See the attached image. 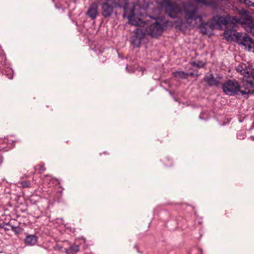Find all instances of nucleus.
<instances>
[{
  "label": "nucleus",
  "instance_id": "nucleus-1",
  "mask_svg": "<svg viewBox=\"0 0 254 254\" xmlns=\"http://www.w3.org/2000/svg\"><path fill=\"white\" fill-rule=\"evenodd\" d=\"M240 14V17L228 14L225 17L216 15L212 18L209 26L212 29H220L223 25H226L224 32L225 39L227 41L236 40L239 44L250 51L254 47V42L246 34L237 32L235 26L240 24L248 32L254 35V20L252 19L251 13L246 10L242 9Z\"/></svg>",
  "mask_w": 254,
  "mask_h": 254
},
{
  "label": "nucleus",
  "instance_id": "nucleus-2",
  "mask_svg": "<svg viewBox=\"0 0 254 254\" xmlns=\"http://www.w3.org/2000/svg\"><path fill=\"white\" fill-rule=\"evenodd\" d=\"M137 14L135 17L136 21H138V25H134L138 27L134 30V35L132 37V43L139 46L140 40L145 34H148L152 37H156L160 35L162 32L163 28L161 24L158 22V17L152 18L150 17V20L144 21V15L142 11L136 12Z\"/></svg>",
  "mask_w": 254,
  "mask_h": 254
},
{
  "label": "nucleus",
  "instance_id": "nucleus-3",
  "mask_svg": "<svg viewBox=\"0 0 254 254\" xmlns=\"http://www.w3.org/2000/svg\"><path fill=\"white\" fill-rule=\"evenodd\" d=\"M105 2L102 5V13L104 17H109L113 13L115 8H123L124 10V16L127 17L131 25H138V21H136L135 17L137 14L135 12L138 6H134V8L129 9L126 0H104Z\"/></svg>",
  "mask_w": 254,
  "mask_h": 254
},
{
  "label": "nucleus",
  "instance_id": "nucleus-4",
  "mask_svg": "<svg viewBox=\"0 0 254 254\" xmlns=\"http://www.w3.org/2000/svg\"><path fill=\"white\" fill-rule=\"evenodd\" d=\"M183 10L187 23L191 27H200L201 32L206 34V31L203 28L202 18L197 14V8L193 5L189 4L183 6Z\"/></svg>",
  "mask_w": 254,
  "mask_h": 254
},
{
  "label": "nucleus",
  "instance_id": "nucleus-5",
  "mask_svg": "<svg viewBox=\"0 0 254 254\" xmlns=\"http://www.w3.org/2000/svg\"><path fill=\"white\" fill-rule=\"evenodd\" d=\"M251 80H243L242 85L240 86L239 83L236 80H229L226 82L223 86V91L225 93L228 95H233L237 94L240 92L243 95H247V96L251 93H244L243 91L246 90V87L244 86L246 83H253Z\"/></svg>",
  "mask_w": 254,
  "mask_h": 254
},
{
  "label": "nucleus",
  "instance_id": "nucleus-6",
  "mask_svg": "<svg viewBox=\"0 0 254 254\" xmlns=\"http://www.w3.org/2000/svg\"><path fill=\"white\" fill-rule=\"evenodd\" d=\"M161 7L171 17L178 18L182 16L183 9L174 3V0H162Z\"/></svg>",
  "mask_w": 254,
  "mask_h": 254
},
{
  "label": "nucleus",
  "instance_id": "nucleus-7",
  "mask_svg": "<svg viewBox=\"0 0 254 254\" xmlns=\"http://www.w3.org/2000/svg\"><path fill=\"white\" fill-rule=\"evenodd\" d=\"M236 69L243 75V80H251L254 82V68L248 67L245 64H240L236 67Z\"/></svg>",
  "mask_w": 254,
  "mask_h": 254
},
{
  "label": "nucleus",
  "instance_id": "nucleus-8",
  "mask_svg": "<svg viewBox=\"0 0 254 254\" xmlns=\"http://www.w3.org/2000/svg\"><path fill=\"white\" fill-rule=\"evenodd\" d=\"M127 3L130 4L128 5V7L129 9H133L134 6L137 7L135 12H138L140 11L144 10L148 7V3L146 0H126Z\"/></svg>",
  "mask_w": 254,
  "mask_h": 254
},
{
  "label": "nucleus",
  "instance_id": "nucleus-9",
  "mask_svg": "<svg viewBox=\"0 0 254 254\" xmlns=\"http://www.w3.org/2000/svg\"><path fill=\"white\" fill-rule=\"evenodd\" d=\"M24 241L27 245L34 246L37 243L38 238L34 235H28L26 236Z\"/></svg>",
  "mask_w": 254,
  "mask_h": 254
},
{
  "label": "nucleus",
  "instance_id": "nucleus-10",
  "mask_svg": "<svg viewBox=\"0 0 254 254\" xmlns=\"http://www.w3.org/2000/svg\"><path fill=\"white\" fill-rule=\"evenodd\" d=\"M205 81L210 86H217L219 84V80L215 79L212 74L206 75Z\"/></svg>",
  "mask_w": 254,
  "mask_h": 254
},
{
  "label": "nucleus",
  "instance_id": "nucleus-11",
  "mask_svg": "<svg viewBox=\"0 0 254 254\" xmlns=\"http://www.w3.org/2000/svg\"><path fill=\"white\" fill-rule=\"evenodd\" d=\"M87 14L92 19H94L96 17L97 14V6L96 4L94 3L91 5Z\"/></svg>",
  "mask_w": 254,
  "mask_h": 254
},
{
  "label": "nucleus",
  "instance_id": "nucleus-12",
  "mask_svg": "<svg viewBox=\"0 0 254 254\" xmlns=\"http://www.w3.org/2000/svg\"><path fill=\"white\" fill-rule=\"evenodd\" d=\"M244 87H246V90H244V91H243V93H251V94L254 93V82H253V83H246Z\"/></svg>",
  "mask_w": 254,
  "mask_h": 254
},
{
  "label": "nucleus",
  "instance_id": "nucleus-13",
  "mask_svg": "<svg viewBox=\"0 0 254 254\" xmlns=\"http://www.w3.org/2000/svg\"><path fill=\"white\" fill-rule=\"evenodd\" d=\"M174 75L177 78H186L187 77L188 74L183 71H176L174 72Z\"/></svg>",
  "mask_w": 254,
  "mask_h": 254
},
{
  "label": "nucleus",
  "instance_id": "nucleus-14",
  "mask_svg": "<svg viewBox=\"0 0 254 254\" xmlns=\"http://www.w3.org/2000/svg\"><path fill=\"white\" fill-rule=\"evenodd\" d=\"M35 170L39 173H41L45 170V168L43 164H39L35 167Z\"/></svg>",
  "mask_w": 254,
  "mask_h": 254
},
{
  "label": "nucleus",
  "instance_id": "nucleus-15",
  "mask_svg": "<svg viewBox=\"0 0 254 254\" xmlns=\"http://www.w3.org/2000/svg\"><path fill=\"white\" fill-rule=\"evenodd\" d=\"M6 72H8V73L6 74V76L9 79H12L13 77V71L11 68H7L6 71ZM6 74V73H5Z\"/></svg>",
  "mask_w": 254,
  "mask_h": 254
},
{
  "label": "nucleus",
  "instance_id": "nucleus-16",
  "mask_svg": "<svg viewBox=\"0 0 254 254\" xmlns=\"http://www.w3.org/2000/svg\"><path fill=\"white\" fill-rule=\"evenodd\" d=\"M243 2L249 6H253L254 5V0H244Z\"/></svg>",
  "mask_w": 254,
  "mask_h": 254
},
{
  "label": "nucleus",
  "instance_id": "nucleus-17",
  "mask_svg": "<svg viewBox=\"0 0 254 254\" xmlns=\"http://www.w3.org/2000/svg\"><path fill=\"white\" fill-rule=\"evenodd\" d=\"M193 64L195 65L196 66H197L198 67H202L203 66L204 64L202 62L197 61L196 62L193 63Z\"/></svg>",
  "mask_w": 254,
  "mask_h": 254
},
{
  "label": "nucleus",
  "instance_id": "nucleus-18",
  "mask_svg": "<svg viewBox=\"0 0 254 254\" xmlns=\"http://www.w3.org/2000/svg\"><path fill=\"white\" fill-rule=\"evenodd\" d=\"M70 250L74 252H77L79 250V246L78 245L72 246L70 248Z\"/></svg>",
  "mask_w": 254,
  "mask_h": 254
},
{
  "label": "nucleus",
  "instance_id": "nucleus-19",
  "mask_svg": "<svg viewBox=\"0 0 254 254\" xmlns=\"http://www.w3.org/2000/svg\"><path fill=\"white\" fill-rule=\"evenodd\" d=\"M21 184H22V186H23V187H24V188L28 187L30 185V183L28 182H26V181L22 182Z\"/></svg>",
  "mask_w": 254,
  "mask_h": 254
},
{
  "label": "nucleus",
  "instance_id": "nucleus-20",
  "mask_svg": "<svg viewBox=\"0 0 254 254\" xmlns=\"http://www.w3.org/2000/svg\"><path fill=\"white\" fill-rule=\"evenodd\" d=\"M182 21L181 20H179L175 22V25L176 27H179L182 25Z\"/></svg>",
  "mask_w": 254,
  "mask_h": 254
},
{
  "label": "nucleus",
  "instance_id": "nucleus-21",
  "mask_svg": "<svg viewBox=\"0 0 254 254\" xmlns=\"http://www.w3.org/2000/svg\"><path fill=\"white\" fill-rule=\"evenodd\" d=\"M237 137L239 139H243L244 138V135H240V133H238V134H237Z\"/></svg>",
  "mask_w": 254,
  "mask_h": 254
},
{
  "label": "nucleus",
  "instance_id": "nucleus-22",
  "mask_svg": "<svg viewBox=\"0 0 254 254\" xmlns=\"http://www.w3.org/2000/svg\"><path fill=\"white\" fill-rule=\"evenodd\" d=\"M251 138H252V140H254V137L251 136Z\"/></svg>",
  "mask_w": 254,
  "mask_h": 254
},
{
  "label": "nucleus",
  "instance_id": "nucleus-23",
  "mask_svg": "<svg viewBox=\"0 0 254 254\" xmlns=\"http://www.w3.org/2000/svg\"><path fill=\"white\" fill-rule=\"evenodd\" d=\"M127 69L128 70V66H127L126 67Z\"/></svg>",
  "mask_w": 254,
  "mask_h": 254
},
{
  "label": "nucleus",
  "instance_id": "nucleus-24",
  "mask_svg": "<svg viewBox=\"0 0 254 254\" xmlns=\"http://www.w3.org/2000/svg\"><path fill=\"white\" fill-rule=\"evenodd\" d=\"M241 1H243L244 0H240Z\"/></svg>",
  "mask_w": 254,
  "mask_h": 254
}]
</instances>
